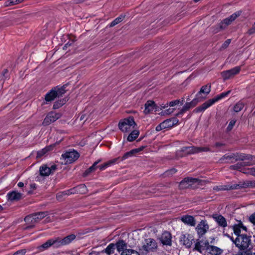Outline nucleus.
<instances>
[{"mask_svg":"<svg viewBox=\"0 0 255 255\" xmlns=\"http://www.w3.org/2000/svg\"><path fill=\"white\" fill-rule=\"evenodd\" d=\"M251 237L246 234H242L238 236L235 240L232 239L233 243L240 251L247 250L251 244Z\"/></svg>","mask_w":255,"mask_h":255,"instance_id":"3","label":"nucleus"},{"mask_svg":"<svg viewBox=\"0 0 255 255\" xmlns=\"http://www.w3.org/2000/svg\"><path fill=\"white\" fill-rule=\"evenodd\" d=\"M66 103V100L63 99L55 102L53 106V109H57L61 107Z\"/></svg>","mask_w":255,"mask_h":255,"instance_id":"41","label":"nucleus"},{"mask_svg":"<svg viewBox=\"0 0 255 255\" xmlns=\"http://www.w3.org/2000/svg\"><path fill=\"white\" fill-rule=\"evenodd\" d=\"M191 109L189 105H188V103H186L184 106L183 107L182 109L179 112L176 116L177 117H180L182 115H183L185 112H186L187 111Z\"/></svg>","mask_w":255,"mask_h":255,"instance_id":"38","label":"nucleus"},{"mask_svg":"<svg viewBox=\"0 0 255 255\" xmlns=\"http://www.w3.org/2000/svg\"><path fill=\"white\" fill-rule=\"evenodd\" d=\"M243 173L246 174H251L255 176V168H250L246 169L245 170H243L242 171Z\"/></svg>","mask_w":255,"mask_h":255,"instance_id":"45","label":"nucleus"},{"mask_svg":"<svg viewBox=\"0 0 255 255\" xmlns=\"http://www.w3.org/2000/svg\"><path fill=\"white\" fill-rule=\"evenodd\" d=\"M116 249V245L114 243L110 244L107 248L103 251H102V253H106L108 255H111L113 254Z\"/></svg>","mask_w":255,"mask_h":255,"instance_id":"23","label":"nucleus"},{"mask_svg":"<svg viewBox=\"0 0 255 255\" xmlns=\"http://www.w3.org/2000/svg\"><path fill=\"white\" fill-rule=\"evenodd\" d=\"M78 188L85 189L86 186L84 185H80L76 187V188H73L70 189L69 190L64 191H63L64 195L65 196H66V195H69L72 194H74L77 191V189H78Z\"/></svg>","mask_w":255,"mask_h":255,"instance_id":"31","label":"nucleus"},{"mask_svg":"<svg viewBox=\"0 0 255 255\" xmlns=\"http://www.w3.org/2000/svg\"><path fill=\"white\" fill-rule=\"evenodd\" d=\"M245 106V103L242 101H240L238 102L234 107V111L236 113H238L241 111Z\"/></svg>","mask_w":255,"mask_h":255,"instance_id":"35","label":"nucleus"},{"mask_svg":"<svg viewBox=\"0 0 255 255\" xmlns=\"http://www.w3.org/2000/svg\"><path fill=\"white\" fill-rule=\"evenodd\" d=\"M32 214L36 223L39 222L40 220L42 219L44 217H46L48 215L47 212H40Z\"/></svg>","mask_w":255,"mask_h":255,"instance_id":"30","label":"nucleus"},{"mask_svg":"<svg viewBox=\"0 0 255 255\" xmlns=\"http://www.w3.org/2000/svg\"><path fill=\"white\" fill-rule=\"evenodd\" d=\"M235 161H237L238 160H241V161H244L246 160V158L247 156V154H244V153H241V154H235Z\"/></svg>","mask_w":255,"mask_h":255,"instance_id":"43","label":"nucleus"},{"mask_svg":"<svg viewBox=\"0 0 255 255\" xmlns=\"http://www.w3.org/2000/svg\"><path fill=\"white\" fill-rule=\"evenodd\" d=\"M76 238L74 234L69 235L64 238L56 237L49 239L45 243L39 247L40 250L43 251L53 246L54 248H58L60 247L69 244Z\"/></svg>","mask_w":255,"mask_h":255,"instance_id":"1","label":"nucleus"},{"mask_svg":"<svg viewBox=\"0 0 255 255\" xmlns=\"http://www.w3.org/2000/svg\"><path fill=\"white\" fill-rule=\"evenodd\" d=\"M160 241L163 245L171 246V234H170V233L167 231L163 232L160 238Z\"/></svg>","mask_w":255,"mask_h":255,"instance_id":"10","label":"nucleus"},{"mask_svg":"<svg viewBox=\"0 0 255 255\" xmlns=\"http://www.w3.org/2000/svg\"><path fill=\"white\" fill-rule=\"evenodd\" d=\"M136 124L133 118L125 119L123 121L120 122L119 128L124 132H127L130 131L134 128Z\"/></svg>","mask_w":255,"mask_h":255,"instance_id":"5","label":"nucleus"},{"mask_svg":"<svg viewBox=\"0 0 255 255\" xmlns=\"http://www.w3.org/2000/svg\"><path fill=\"white\" fill-rule=\"evenodd\" d=\"M239 225L240 226L241 229H243V230L245 231L246 232L247 231V228L246 226H244L243 223L242 222H240L239 223Z\"/></svg>","mask_w":255,"mask_h":255,"instance_id":"64","label":"nucleus"},{"mask_svg":"<svg viewBox=\"0 0 255 255\" xmlns=\"http://www.w3.org/2000/svg\"><path fill=\"white\" fill-rule=\"evenodd\" d=\"M236 123V120H231L227 127V130L228 131H230L231 130H232L233 127L235 126Z\"/></svg>","mask_w":255,"mask_h":255,"instance_id":"51","label":"nucleus"},{"mask_svg":"<svg viewBox=\"0 0 255 255\" xmlns=\"http://www.w3.org/2000/svg\"><path fill=\"white\" fill-rule=\"evenodd\" d=\"M100 162V160L96 161L92 166L87 169L84 173L83 175L84 176H86L91 172L94 171L96 168L97 164Z\"/></svg>","mask_w":255,"mask_h":255,"instance_id":"34","label":"nucleus"},{"mask_svg":"<svg viewBox=\"0 0 255 255\" xmlns=\"http://www.w3.org/2000/svg\"><path fill=\"white\" fill-rule=\"evenodd\" d=\"M244 166H246V165H244V162L242 163H238L235 165H233L230 166V169L232 170H237L241 171H243L242 167Z\"/></svg>","mask_w":255,"mask_h":255,"instance_id":"36","label":"nucleus"},{"mask_svg":"<svg viewBox=\"0 0 255 255\" xmlns=\"http://www.w3.org/2000/svg\"><path fill=\"white\" fill-rule=\"evenodd\" d=\"M170 119L171 121V123L172 127L177 125L179 122L178 120L176 118H173Z\"/></svg>","mask_w":255,"mask_h":255,"instance_id":"57","label":"nucleus"},{"mask_svg":"<svg viewBox=\"0 0 255 255\" xmlns=\"http://www.w3.org/2000/svg\"><path fill=\"white\" fill-rule=\"evenodd\" d=\"M231 40L230 39H228L226 40L224 42V43L222 44L221 48H222V49L226 48L229 46L230 43H231Z\"/></svg>","mask_w":255,"mask_h":255,"instance_id":"54","label":"nucleus"},{"mask_svg":"<svg viewBox=\"0 0 255 255\" xmlns=\"http://www.w3.org/2000/svg\"><path fill=\"white\" fill-rule=\"evenodd\" d=\"M211 91V85L207 84L205 86H202L200 91L197 94L196 97L200 96V94H204L207 95Z\"/></svg>","mask_w":255,"mask_h":255,"instance_id":"26","label":"nucleus"},{"mask_svg":"<svg viewBox=\"0 0 255 255\" xmlns=\"http://www.w3.org/2000/svg\"><path fill=\"white\" fill-rule=\"evenodd\" d=\"M242 12L241 10L238 11L232 14L230 17L224 19L220 24V29H225L227 26L230 25L238 17L240 16Z\"/></svg>","mask_w":255,"mask_h":255,"instance_id":"9","label":"nucleus"},{"mask_svg":"<svg viewBox=\"0 0 255 255\" xmlns=\"http://www.w3.org/2000/svg\"><path fill=\"white\" fill-rule=\"evenodd\" d=\"M61 116L62 115L60 113L50 112L44 119L42 125L44 126H48L60 118Z\"/></svg>","mask_w":255,"mask_h":255,"instance_id":"7","label":"nucleus"},{"mask_svg":"<svg viewBox=\"0 0 255 255\" xmlns=\"http://www.w3.org/2000/svg\"><path fill=\"white\" fill-rule=\"evenodd\" d=\"M198 181L199 179L197 178H185L180 183L179 186L181 188H187L192 184L198 183Z\"/></svg>","mask_w":255,"mask_h":255,"instance_id":"12","label":"nucleus"},{"mask_svg":"<svg viewBox=\"0 0 255 255\" xmlns=\"http://www.w3.org/2000/svg\"><path fill=\"white\" fill-rule=\"evenodd\" d=\"M158 248L157 243L152 238L144 240L142 246L139 248V250L143 254H147L149 252H156Z\"/></svg>","mask_w":255,"mask_h":255,"instance_id":"4","label":"nucleus"},{"mask_svg":"<svg viewBox=\"0 0 255 255\" xmlns=\"http://www.w3.org/2000/svg\"><path fill=\"white\" fill-rule=\"evenodd\" d=\"M144 113L145 114H149L156 109V105L152 101H147L144 105Z\"/></svg>","mask_w":255,"mask_h":255,"instance_id":"15","label":"nucleus"},{"mask_svg":"<svg viewBox=\"0 0 255 255\" xmlns=\"http://www.w3.org/2000/svg\"><path fill=\"white\" fill-rule=\"evenodd\" d=\"M134 151H135L134 150H133V149L130 150V151L129 152H126V153L124 154V155L122 157V160H125L127 158H128L129 156H131L135 154Z\"/></svg>","mask_w":255,"mask_h":255,"instance_id":"49","label":"nucleus"},{"mask_svg":"<svg viewBox=\"0 0 255 255\" xmlns=\"http://www.w3.org/2000/svg\"><path fill=\"white\" fill-rule=\"evenodd\" d=\"M255 32V27H254L253 26H252V27L251 28H250L249 30H248V33L249 34H252L253 33H254Z\"/></svg>","mask_w":255,"mask_h":255,"instance_id":"63","label":"nucleus"},{"mask_svg":"<svg viewBox=\"0 0 255 255\" xmlns=\"http://www.w3.org/2000/svg\"><path fill=\"white\" fill-rule=\"evenodd\" d=\"M176 170L175 168H172L169 170L166 171L164 173L165 176H171L176 172Z\"/></svg>","mask_w":255,"mask_h":255,"instance_id":"50","label":"nucleus"},{"mask_svg":"<svg viewBox=\"0 0 255 255\" xmlns=\"http://www.w3.org/2000/svg\"><path fill=\"white\" fill-rule=\"evenodd\" d=\"M209 247V243L208 241L203 242L202 241H200L195 244L194 249L201 253L202 251L205 250H208Z\"/></svg>","mask_w":255,"mask_h":255,"instance_id":"14","label":"nucleus"},{"mask_svg":"<svg viewBox=\"0 0 255 255\" xmlns=\"http://www.w3.org/2000/svg\"><path fill=\"white\" fill-rule=\"evenodd\" d=\"M56 97V94L55 93V91L52 89L49 93L46 94L45 100L46 102H51L53 101Z\"/></svg>","mask_w":255,"mask_h":255,"instance_id":"27","label":"nucleus"},{"mask_svg":"<svg viewBox=\"0 0 255 255\" xmlns=\"http://www.w3.org/2000/svg\"><path fill=\"white\" fill-rule=\"evenodd\" d=\"M124 16L121 15L120 16L116 18L111 23L110 27H113L116 25L118 24V23L124 20Z\"/></svg>","mask_w":255,"mask_h":255,"instance_id":"42","label":"nucleus"},{"mask_svg":"<svg viewBox=\"0 0 255 255\" xmlns=\"http://www.w3.org/2000/svg\"><path fill=\"white\" fill-rule=\"evenodd\" d=\"M26 250L24 249L20 250L16 252L13 255H24Z\"/></svg>","mask_w":255,"mask_h":255,"instance_id":"58","label":"nucleus"},{"mask_svg":"<svg viewBox=\"0 0 255 255\" xmlns=\"http://www.w3.org/2000/svg\"><path fill=\"white\" fill-rule=\"evenodd\" d=\"M181 151L184 153V154H194L202 152H207L210 151L208 147H196V146H186L183 147Z\"/></svg>","mask_w":255,"mask_h":255,"instance_id":"6","label":"nucleus"},{"mask_svg":"<svg viewBox=\"0 0 255 255\" xmlns=\"http://www.w3.org/2000/svg\"><path fill=\"white\" fill-rule=\"evenodd\" d=\"M235 154L232 153L229 155L225 154L220 159L221 163H234L235 162Z\"/></svg>","mask_w":255,"mask_h":255,"instance_id":"17","label":"nucleus"},{"mask_svg":"<svg viewBox=\"0 0 255 255\" xmlns=\"http://www.w3.org/2000/svg\"><path fill=\"white\" fill-rule=\"evenodd\" d=\"M239 255H253L249 251L244 250L238 252Z\"/></svg>","mask_w":255,"mask_h":255,"instance_id":"55","label":"nucleus"},{"mask_svg":"<svg viewBox=\"0 0 255 255\" xmlns=\"http://www.w3.org/2000/svg\"><path fill=\"white\" fill-rule=\"evenodd\" d=\"M64 196L63 192H59L56 194V198L58 200H61L62 198Z\"/></svg>","mask_w":255,"mask_h":255,"instance_id":"60","label":"nucleus"},{"mask_svg":"<svg viewBox=\"0 0 255 255\" xmlns=\"http://www.w3.org/2000/svg\"><path fill=\"white\" fill-rule=\"evenodd\" d=\"M248 187H255V182L246 181H241L238 184H234L232 185L227 184L215 186L213 187V190L216 191H220L246 188Z\"/></svg>","mask_w":255,"mask_h":255,"instance_id":"2","label":"nucleus"},{"mask_svg":"<svg viewBox=\"0 0 255 255\" xmlns=\"http://www.w3.org/2000/svg\"><path fill=\"white\" fill-rule=\"evenodd\" d=\"M213 218L218 223V225L223 227H225L227 226V223L226 219L221 215H214Z\"/></svg>","mask_w":255,"mask_h":255,"instance_id":"19","label":"nucleus"},{"mask_svg":"<svg viewBox=\"0 0 255 255\" xmlns=\"http://www.w3.org/2000/svg\"><path fill=\"white\" fill-rule=\"evenodd\" d=\"M241 70L240 67H236L229 70L224 71L222 73V75L225 80L228 79L234 76L239 73Z\"/></svg>","mask_w":255,"mask_h":255,"instance_id":"11","label":"nucleus"},{"mask_svg":"<svg viewBox=\"0 0 255 255\" xmlns=\"http://www.w3.org/2000/svg\"><path fill=\"white\" fill-rule=\"evenodd\" d=\"M181 241L183 242V244L188 247H190L192 245V242L188 239V238H186L185 235H183L181 238Z\"/></svg>","mask_w":255,"mask_h":255,"instance_id":"44","label":"nucleus"},{"mask_svg":"<svg viewBox=\"0 0 255 255\" xmlns=\"http://www.w3.org/2000/svg\"><path fill=\"white\" fill-rule=\"evenodd\" d=\"M209 229V226L204 221H201L200 223L197 225L196 230L199 236H202L204 235Z\"/></svg>","mask_w":255,"mask_h":255,"instance_id":"13","label":"nucleus"},{"mask_svg":"<svg viewBox=\"0 0 255 255\" xmlns=\"http://www.w3.org/2000/svg\"><path fill=\"white\" fill-rule=\"evenodd\" d=\"M231 92V91H228L226 92H224L221 93V94L217 96L216 97L209 99L210 102L212 105H213L215 102L218 101L219 100L225 98L227 96H228Z\"/></svg>","mask_w":255,"mask_h":255,"instance_id":"24","label":"nucleus"},{"mask_svg":"<svg viewBox=\"0 0 255 255\" xmlns=\"http://www.w3.org/2000/svg\"><path fill=\"white\" fill-rule=\"evenodd\" d=\"M65 87L63 86L61 88L55 87L53 88V89L55 91V93L56 94L57 97H59L62 96V95L65 93Z\"/></svg>","mask_w":255,"mask_h":255,"instance_id":"33","label":"nucleus"},{"mask_svg":"<svg viewBox=\"0 0 255 255\" xmlns=\"http://www.w3.org/2000/svg\"><path fill=\"white\" fill-rule=\"evenodd\" d=\"M8 200L10 201H17L22 198V194L16 191L9 192L7 195Z\"/></svg>","mask_w":255,"mask_h":255,"instance_id":"16","label":"nucleus"},{"mask_svg":"<svg viewBox=\"0 0 255 255\" xmlns=\"http://www.w3.org/2000/svg\"><path fill=\"white\" fill-rule=\"evenodd\" d=\"M118 158H115L113 159H112L111 160H109L104 164L99 166V167L100 170H104L107 167H109L111 166L112 165H113L116 163V162L118 161Z\"/></svg>","mask_w":255,"mask_h":255,"instance_id":"29","label":"nucleus"},{"mask_svg":"<svg viewBox=\"0 0 255 255\" xmlns=\"http://www.w3.org/2000/svg\"><path fill=\"white\" fill-rule=\"evenodd\" d=\"M116 249L119 252H125L127 248V244L123 240H119L116 244Z\"/></svg>","mask_w":255,"mask_h":255,"instance_id":"18","label":"nucleus"},{"mask_svg":"<svg viewBox=\"0 0 255 255\" xmlns=\"http://www.w3.org/2000/svg\"><path fill=\"white\" fill-rule=\"evenodd\" d=\"M164 129V128L163 127V124L161 123H160L159 125H158L156 127V130L157 131H159L160 130H161L162 129Z\"/></svg>","mask_w":255,"mask_h":255,"instance_id":"61","label":"nucleus"},{"mask_svg":"<svg viewBox=\"0 0 255 255\" xmlns=\"http://www.w3.org/2000/svg\"><path fill=\"white\" fill-rule=\"evenodd\" d=\"M233 230L234 233L237 236V237L241 235L240 234L241 229L239 224L233 226Z\"/></svg>","mask_w":255,"mask_h":255,"instance_id":"46","label":"nucleus"},{"mask_svg":"<svg viewBox=\"0 0 255 255\" xmlns=\"http://www.w3.org/2000/svg\"><path fill=\"white\" fill-rule=\"evenodd\" d=\"M40 174L42 176H47L51 174L49 167L46 165H43L39 169Z\"/></svg>","mask_w":255,"mask_h":255,"instance_id":"28","label":"nucleus"},{"mask_svg":"<svg viewBox=\"0 0 255 255\" xmlns=\"http://www.w3.org/2000/svg\"><path fill=\"white\" fill-rule=\"evenodd\" d=\"M139 134V132L138 130H133L128 136L127 140L129 142L133 141L138 137Z\"/></svg>","mask_w":255,"mask_h":255,"instance_id":"32","label":"nucleus"},{"mask_svg":"<svg viewBox=\"0 0 255 255\" xmlns=\"http://www.w3.org/2000/svg\"><path fill=\"white\" fill-rule=\"evenodd\" d=\"M121 255H139L138 253L132 249L126 250L125 252H122Z\"/></svg>","mask_w":255,"mask_h":255,"instance_id":"40","label":"nucleus"},{"mask_svg":"<svg viewBox=\"0 0 255 255\" xmlns=\"http://www.w3.org/2000/svg\"><path fill=\"white\" fill-rule=\"evenodd\" d=\"M248 157L251 158V161H245L244 165L246 166H251L255 164V156H249Z\"/></svg>","mask_w":255,"mask_h":255,"instance_id":"47","label":"nucleus"},{"mask_svg":"<svg viewBox=\"0 0 255 255\" xmlns=\"http://www.w3.org/2000/svg\"><path fill=\"white\" fill-rule=\"evenodd\" d=\"M52 148V146H49L45 147V148L42 149L40 151L37 152V158H41L43 155H44L47 152L50 150Z\"/></svg>","mask_w":255,"mask_h":255,"instance_id":"37","label":"nucleus"},{"mask_svg":"<svg viewBox=\"0 0 255 255\" xmlns=\"http://www.w3.org/2000/svg\"><path fill=\"white\" fill-rule=\"evenodd\" d=\"M201 97L200 96L196 97V98H194L192 101V104L193 105V107H195L199 102H200L201 100Z\"/></svg>","mask_w":255,"mask_h":255,"instance_id":"52","label":"nucleus"},{"mask_svg":"<svg viewBox=\"0 0 255 255\" xmlns=\"http://www.w3.org/2000/svg\"><path fill=\"white\" fill-rule=\"evenodd\" d=\"M144 148V146H141L138 148L134 149L133 150L135 151H134V153L136 154V153H138L141 151H142Z\"/></svg>","mask_w":255,"mask_h":255,"instance_id":"62","label":"nucleus"},{"mask_svg":"<svg viewBox=\"0 0 255 255\" xmlns=\"http://www.w3.org/2000/svg\"><path fill=\"white\" fill-rule=\"evenodd\" d=\"M171 120L170 119H167L163 121L162 124H163L164 128H169L172 127L171 125Z\"/></svg>","mask_w":255,"mask_h":255,"instance_id":"48","label":"nucleus"},{"mask_svg":"<svg viewBox=\"0 0 255 255\" xmlns=\"http://www.w3.org/2000/svg\"><path fill=\"white\" fill-rule=\"evenodd\" d=\"M191 109L189 105H188V103H186L184 106L183 107L182 109L179 112L176 116L177 117H180L182 115H183L185 112H186L187 111Z\"/></svg>","mask_w":255,"mask_h":255,"instance_id":"39","label":"nucleus"},{"mask_svg":"<svg viewBox=\"0 0 255 255\" xmlns=\"http://www.w3.org/2000/svg\"><path fill=\"white\" fill-rule=\"evenodd\" d=\"M210 101L208 100L206 102L204 103L201 106L198 107L196 109L193 110L194 113H200L203 111H204L207 108L211 106L212 105L210 102Z\"/></svg>","mask_w":255,"mask_h":255,"instance_id":"21","label":"nucleus"},{"mask_svg":"<svg viewBox=\"0 0 255 255\" xmlns=\"http://www.w3.org/2000/svg\"><path fill=\"white\" fill-rule=\"evenodd\" d=\"M23 0H9V4L7 5H13L21 2Z\"/></svg>","mask_w":255,"mask_h":255,"instance_id":"53","label":"nucleus"},{"mask_svg":"<svg viewBox=\"0 0 255 255\" xmlns=\"http://www.w3.org/2000/svg\"><path fill=\"white\" fill-rule=\"evenodd\" d=\"M249 220L251 223L255 225V212L250 216Z\"/></svg>","mask_w":255,"mask_h":255,"instance_id":"59","label":"nucleus"},{"mask_svg":"<svg viewBox=\"0 0 255 255\" xmlns=\"http://www.w3.org/2000/svg\"><path fill=\"white\" fill-rule=\"evenodd\" d=\"M181 220L185 224L191 226H195L196 225V221L191 216H184L182 217Z\"/></svg>","mask_w":255,"mask_h":255,"instance_id":"20","label":"nucleus"},{"mask_svg":"<svg viewBox=\"0 0 255 255\" xmlns=\"http://www.w3.org/2000/svg\"><path fill=\"white\" fill-rule=\"evenodd\" d=\"M62 157L65 159L66 163H71L76 161L79 157L78 152L73 150L67 151L62 155Z\"/></svg>","mask_w":255,"mask_h":255,"instance_id":"8","label":"nucleus"},{"mask_svg":"<svg viewBox=\"0 0 255 255\" xmlns=\"http://www.w3.org/2000/svg\"><path fill=\"white\" fill-rule=\"evenodd\" d=\"M24 221L27 224H30V226L26 227V229L33 227L34 224L36 223L33 214L26 216L24 218Z\"/></svg>","mask_w":255,"mask_h":255,"instance_id":"25","label":"nucleus"},{"mask_svg":"<svg viewBox=\"0 0 255 255\" xmlns=\"http://www.w3.org/2000/svg\"><path fill=\"white\" fill-rule=\"evenodd\" d=\"M180 103V101L179 100H176L175 101H172L169 102V106L170 107H173L176 105L179 104Z\"/></svg>","mask_w":255,"mask_h":255,"instance_id":"56","label":"nucleus"},{"mask_svg":"<svg viewBox=\"0 0 255 255\" xmlns=\"http://www.w3.org/2000/svg\"><path fill=\"white\" fill-rule=\"evenodd\" d=\"M208 250L209 251V253L212 255H220L223 252V250L212 245H209Z\"/></svg>","mask_w":255,"mask_h":255,"instance_id":"22","label":"nucleus"}]
</instances>
